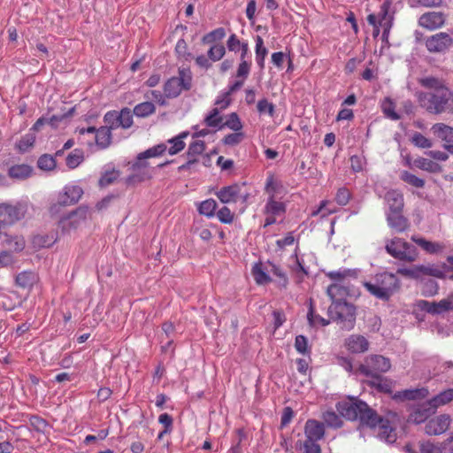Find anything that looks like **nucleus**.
<instances>
[{
    "instance_id": "1",
    "label": "nucleus",
    "mask_w": 453,
    "mask_h": 453,
    "mask_svg": "<svg viewBox=\"0 0 453 453\" xmlns=\"http://www.w3.org/2000/svg\"><path fill=\"white\" fill-rule=\"evenodd\" d=\"M420 107L432 114L448 113L453 115V91L442 88L437 92H417Z\"/></svg>"
},
{
    "instance_id": "2",
    "label": "nucleus",
    "mask_w": 453,
    "mask_h": 453,
    "mask_svg": "<svg viewBox=\"0 0 453 453\" xmlns=\"http://www.w3.org/2000/svg\"><path fill=\"white\" fill-rule=\"evenodd\" d=\"M165 152L166 144L159 143L139 153L131 165L133 174L129 177V180L134 182L150 180L152 177L153 170L148 160L151 157H161Z\"/></svg>"
},
{
    "instance_id": "3",
    "label": "nucleus",
    "mask_w": 453,
    "mask_h": 453,
    "mask_svg": "<svg viewBox=\"0 0 453 453\" xmlns=\"http://www.w3.org/2000/svg\"><path fill=\"white\" fill-rule=\"evenodd\" d=\"M400 286V280L395 274L387 272L377 274L372 282H364L365 289L382 301H388L399 290Z\"/></svg>"
},
{
    "instance_id": "4",
    "label": "nucleus",
    "mask_w": 453,
    "mask_h": 453,
    "mask_svg": "<svg viewBox=\"0 0 453 453\" xmlns=\"http://www.w3.org/2000/svg\"><path fill=\"white\" fill-rule=\"evenodd\" d=\"M339 413L349 420L359 419L363 425L373 424L375 420V411L362 401H344L337 403Z\"/></svg>"
},
{
    "instance_id": "5",
    "label": "nucleus",
    "mask_w": 453,
    "mask_h": 453,
    "mask_svg": "<svg viewBox=\"0 0 453 453\" xmlns=\"http://www.w3.org/2000/svg\"><path fill=\"white\" fill-rule=\"evenodd\" d=\"M328 314L342 329L350 330L356 322V308L346 301L332 302L328 308Z\"/></svg>"
},
{
    "instance_id": "6",
    "label": "nucleus",
    "mask_w": 453,
    "mask_h": 453,
    "mask_svg": "<svg viewBox=\"0 0 453 453\" xmlns=\"http://www.w3.org/2000/svg\"><path fill=\"white\" fill-rule=\"evenodd\" d=\"M386 251L394 258L403 262H414L418 258L417 248L400 237L388 240L385 246Z\"/></svg>"
},
{
    "instance_id": "7",
    "label": "nucleus",
    "mask_w": 453,
    "mask_h": 453,
    "mask_svg": "<svg viewBox=\"0 0 453 453\" xmlns=\"http://www.w3.org/2000/svg\"><path fill=\"white\" fill-rule=\"evenodd\" d=\"M390 368L391 362L388 357L374 354L365 358L364 363L359 365L358 371L363 375L372 378L387 372Z\"/></svg>"
},
{
    "instance_id": "8",
    "label": "nucleus",
    "mask_w": 453,
    "mask_h": 453,
    "mask_svg": "<svg viewBox=\"0 0 453 453\" xmlns=\"http://www.w3.org/2000/svg\"><path fill=\"white\" fill-rule=\"evenodd\" d=\"M90 218V211L88 206H79L66 216L63 217L58 226L64 233H71L83 226Z\"/></svg>"
},
{
    "instance_id": "9",
    "label": "nucleus",
    "mask_w": 453,
    "mask_h": 453,
    "mask_svg": "<svg viewBox=\"0 0 453 453\" xmlns=\"http://www.w3.org/2000/svg\"><path fill=\"white\" fill-rule=\"evenodd\" d=\"M216 196L221 203H231L239 200L247 203L250 194L247 190L246 183L243 182L225 186L216 193Z\"/></svg>"
},
{
    "instance_id": "10",
    "label": "nucleus",
    "mask_w": 453,
    "mask_h": 453,
    "mask_svg": "<svg viewBox=\"0 0 453 453\" xmlns=\"http://www.w3.org/2000/svg\"><path fill=\"white\" fill-rule=\"evenodd\" d=\"M27 209L26 205L17 203L12 204L9 203H0V226H12L24 218Z\"/></svg>"
},
{
    "instance_id": "11",
    "label": "nucleus",
    "mask_w": 453,
    "mask_h": 453,
    "mask_svg": "<svg viewBox=\"0 0 453 453\" xmlns=\"http://www.w3.org/2000/svg\"><path fill=\"white\" fill-rule=\"evenodd\" d=\"M83 195V190L80 186L69 185L63 188V191L58 194V203L50 207L52 213L58 211V206H70L75 204L80 201Z\"/></svg>"
},
{
    "instance_id": "12",
    "label": "nucleus",
    "mask_w": 453,
    "mask_h": 453,
    "mask_svg": "<svg viewBox=\"0 0 453 453\" xmlns=\"http://www.w3.org/2000/svg\"><path fill=\"white\" fill-rule=\"evenodd\" d=\"M75 132L80 135H84L85 134H94L96 146L103 150L108 148L111 143L112 134L108 127H101L97 129L94 127L87 128L77 127Z\"/></svg>"
},
{
    "instance_id": "13",
    "label": "nucleus",
    "mask_w": 453,
    "mask_h": 453,
    "mask_svg": "<svg viewBox=\"0 0 453 453\" xmlns=\"http://www.w3.org/2000/svg\"><path fill=\"white\" fill-rule=\"evenodd\" d=\"M263 211L265 215L264 227H266L275 224L277 218L285 214L286 205L275 197H268Z\"/></svg>"
},
{
    "instance_id": "14",
    "label": "nucleus",
    "mask_w": 453,
    "mask_h": 453,
    "mask_svg": "<svg viewBox=\"0 0 453 453\" xmlns=\"http://www.w3.org/2000/svg\"><path fill=\"white\" fill-rule=\"evenodd\" d=\"M453 43V39L447 33L435 34L426 41V47L430 52L437 53L447 50Z\"/></svg>"
},
{
    "instance_id": "15",
    "label": "nucleus",
    "mask_w": 453,
    "mask_h": 453,
    "mask_svg": "<svg viewBox=\"0 0 453 453\" xmlns=\"http://www.w3.org/2000/svg\"><path fill=\"white\" fill-rule=\"evenodd\" d=\"M451 423V418L448 414H441L429 419L425 426V432L428 435H440L445 433Z\"/></svg>"
},
{
    "instance_id": "16",
    "label": "nucleus",
    "mask_w": 453,
    "mask_h": 453,
    "mask_svg": "<svg viewBox=\"0 0 453 453\" xmlns=\"http://www.w3.org/2000/svg\"><path fill=\"white\" fill-rule=\"evenodd\" d=\"M375 417L376 418L372 422L373 424H366L365 426H369L372 429H378V436L385 440L386 441H395V434L394 432V429L390 426V422L388 419L380 417L376 412Z\"/></svg>"
},
{
    "instance_id": "17",
    "label": "nucleus",
    "mask_w": 453,
    "mask_h": 453,
    "mask_svg": "<svg viewBox=\"0 0 453 453\" xmlns=\"http://www.w3.org/2000/svg\"><path fill=\"white\" fill-rule=\"evenodd\" d=\"M445 23V15L441 12H429L422 14L418 24L428 30H435L441 27Z\"/></svg>"
},
{
    "instance_id": "18",
    "label": "nucleus",
    "mask_w": 453,
    "mask_h": 453,
    "mask_svg": "<svg viewBox=\"0 0 453 453\" xmlns=\"http://www.w3.org/2000/svg\"><path fill=\"white\" fill-rule=\"evenodd\" d=\"M432 131L444 142L443 147L453 154V127L443 123H436L432 127Z\"/></svg>"
},
{
    "instance_id": "19",
    "label": "nucleus",
    "mask_w": 453,
    "mask_h": 453,
    "mask_svg": "<svg viewBox=\"0 0 453 453\" xmlns=\"http://www.w3.org/2000/svg\"><path fill=\"white\" fill-rule=\"evenodd\" d=\"M344 346L351 353H364L369 349V342L363 335L351 334L345 339Z\"/></svg>"
},
{
    "instance_id": "20",
    "label": "nucleus",
    "mask_w": 453,
    "mask_h": 453,
    "mask_svg": "<svg viewBox=\"0 0 453 453\" xmlns=\"http://www.w3.org/2000/svg\"><path fill=\"white\" fill-rule=\"evenodd\" d=\"M386 219L388 226L396 233H403L411 226L409 219L403 212L387 213Z\"/></svg>"
},
{
    "instance_id": "21",
    "label": "nucleus",
    "mask_w": 453,
    "mask_h": 453,
    "mask_svg": "<svg viewBox=\"0 0 453 453\" xmlns=\"http://www.w3.org/2000/svg\"><path fill=\"white\" fill-rule=\"evenodd\" d=\"M435 412V410L430 405L429 402H426L418 405L409 416L408 421L414 424H421L428 419V418Z\"/></svg>"
},
{
    "instance_id": "22",
    "label": "nucleus",
    "mask_w": 453,
    "mask_h": 453,
    "mask_svg": "<svg viewBox=\"0 0 453 453\" xmlns=\"http://www.w3.org/2000/svg\"><path fill=\"white\" fill-rule=\"evenodd\" d=\"M385 199L388 206L387 213L403 212L404 200L401 192L397 190L388 191L385 195Z\"/></svg>"
},
{
    "instance_id": "23",
    "label": "nucleus",
    "mask_w": 453,
    "mask_h": 453,
    "mask_svg": "<svg viewBox=\"0 0 453 453\" xmlns=\"http://www.w3.org/2000/svg\"><path fill=\"white\" fill-rule=\"evenodd\" d=\"M304 434L306 439L316 441L321 440L325 434L323 423L315 419L307 420L304 426Z\"/></svg>"
},
{
    "instance_id": "24",
    "label": "nucleus",
    "mask_w": 453,
    "mask_h": 453,
    "mask_svg": "<svg viewBox=\"0 0 453 453\" xmlns=\"http://www.w3.org/2000/svg\"><path fill=\"white\" fill-rule=\"evenodd\" d=\"M270 270L261 262L255 263L251 268V274L255 282L259 286L267 285L272 282Z\"/></svg>"
},
{
    "instance_id": "25",
    "label": "nucleus",
    "mask_w": 453,
    "mask_h": 453,
    "mask_svg": "<svg viewBox=\"0 0 453 453\" xmlns=\"http://www.w3.org/2000/svg\"><path fill=\"white\" fill-rule=\"evenodd\" d=\"M34 169L27 164H17L8 169V176L11 179L24 180L32 176Z\"/></svg>"
},
{
    "instance_id": "26",
    "label": "nucleus",
    "mask_w": 453,
    "mask_h": 453,
    "mask_svg": "<svg viewBox=\"0 0 453 453\" xmlns=\"http://www.w3.org/2000/svg\"><path fill=\"white\" fill-rule=\"evenodd\" d=\"M392 2L391 0H385L383 4L380 5L379 12L377 15V22L381 25V27H387L388 25L393 26L394 23V14L389 13V9L391 7Z\"/></svg>"
},
{
    "instance_id": "27",
    "label": "nucleus",
    "mask_w": 453,
    "mask_h": 453,
    "mask_svg": "<svg viewBox=\"0 0 453 453\" xmlns=\"http://www.w3.org/2000/svg\"><path fill=\"white\" fill-rule=\"evenodd\" d=\"M188 132H182L180 134L167 140V143L170 144L169 147L166 146V151L169 155H176L180 152L186 146L184 139L188 137Z\"/></svg>"
},
{
    "instance_id": "28",
    "label": "nucleus",
    "mask_w": 453,
    "mask_h": 453,
    "mask_svg": "<svg viewBox=\"0 0 453 453\" xmlns=\"http://www.w3.org/2000/svg\"><path fill=\"white\" fill-rule=\"evenodd\" d=\"M429 392L426 388H416V389H407L402 392H398L395 395V398H398L401 400H416V399H424L428 395Z\"/></svg>"
},
{
    "instance_id": "29",
    "label": "nucleus",
    "mask_w": 453,
    "mask_h": 453,
    "mask_svg": "<svg viewBox=\"0 0 453 453\" xmlns=\"http://www.w3.org/2000/svg\"><path fill=\"white\" fill-rule=\"evenodd\" d=\"M413 165L418 169L433 173H441L442 170L441 166L438 163L422 157L414 159Z\"/></svg>"
},
{
    "instance_id": "30",
    "label": "nucleus",
    "mask_w": 453,
    "mask_h": 453,
    "mask_svg": "<svg viewBox=\"0 0 453 453\" xmlns=\"http://www.w3.org/2000/svg\"><path fill=\"white\" fill-rule=\"evenodd\" d=\"M417 271H418V279L423 275L433 276V277H435L438 279L444 278L443 270L440 266L435 265H417Z\"/></svg>"
},
{
    "instance_id": "31",
    "label": "nucleus",
    "mask_w": 453,
    "mask_h": 453,
    "mask_svg": "<svg viewBox=\"0 0 453 453\" xmlns=\"http://www.w3.org/2000/svg\"><path fill=\"white\" fill-rule=\"evenodd\" d=\"M453 400V388L446 389L432 399H430L428 402L430 405L436 411V409L440 406L445 405L449 403H450Z\"/></svg>"
},
{
    "instance_id": "32",
    "label": "nucleus",
    "mask_w": 453,
    "mask_h": 453,
    "mask_svg": "<svg viewBox=\"0 0 453 453\" xmlns=\"http://www.w3.org/2000/svg\"><path fill=\"white\" fill-rule=\"evenodd\" d=\"M183 89L181 81H178L175 77L169 79L164 87V92L168 98L178 96Z\"/></svg>"
},
{
    "instance_id": "33",
    "label": "nucleus",
    "mask_w": 453,
    "mask_h": 453,
    "mask_svg": "<svg viewBox=\"0 0 453 453\" xmlns=\"http://www.w3.org/2000/svg\"><path fill=\"white\" fill-rule=\"evenodd\" d=\"M326 293L333 302L343 301V299L349 295V290L347 288L338 283H334L328 286Z\"/></svg>"
},
{
    "instance_id": "34",
    "label": "nucleus",
    "mask_w": 453,
    "mask_h": 453,
    "mask_svg": "<svg viewBox=\"0 0 453 453\" xmlns=\"http://www.w3.org/2000/svg\"><path fill=\"white\" fill-rule=\"evenodd\" d=\"M226 30L224 27H218L210 33L206 34L202 42L204 44L213 45L215 43H221L220 42L226 36Z\"/></svg>"
},
{
    "instance_id": "35",
    "label": "nucleus",
    "mask_w": 453,
    "mask_h": 453,
    "mask_svg": "<svg viewBox=\"0 0 453 453\" xmlns=\"http://www.w3.org/2000/svg\"><path fill=\"white\" fill-rule=\"evenodd\" d=\"M156 111V107L151 102H142L136 104L133 110L134 114L138 118H147Z\"/></svg>"
},
{
    "instance_id": "36",
    "label": "nucleus",
    "mask_w": 453,
    "mask_h": 453,
    "mask_svg": "<svg viewBox=\"0 0 453 453\" xmlns=\"http://www.w3.org/2000/svg\"><path fill=\"white\" fill-rule=\"evenodd\" d=\"M411 240L417 243L418 246H420L424 250H426L428 253L434 254L441 251L443 249V246L437 243L426 241L424 238L412 236Z\"/></svg>"
},
{
    "instance_id": "37",
    "label": "nucleus",
    "mask_w": 453,
    "mask_h": 453,
    "mask_svg": "<svg viewBox=\"0 0 453 453\" xmlns=\"http://www.w3.org/2000/svg\"><path fill=\"white\" fill-rule=\"evenodd\" d=\"M196 133H194L192 135V138L194 139L193 142L189 144L188 150V162L187 164L181 165L179 169L180 170H185L187 169L190 165L196 162V155L198 154V142L196 140Z\"/></svg>"
},
{
    "instance_id": "38",
    "label": "nucleus",
    "mask_w": 453,
    "mask_h": 453,
    "mask_svg": "<svg viewBox=\"0 0 453 453\" xmlns=\"http://www.w3.org/2000/svg\"><path fill=\"white\" fill-rule=\"evenodd\" d=\"M418 82L422 87L433 89V92H437L439 89H442V88H447L442 80L433 76L421 78Z\"/></svg>"
},
{
    "instance_id": "39",
    "label": "nucleus",
    "mask_w": 453,
    "mask_h": 453,
    "mask_svg": "<svg viewBox=\"0 0 453 453\" xmlns=\"http://www.w3.org/2000/svg\"><path fill=\"white\" fill-rule=\"evenodd\" d=\"M256 61L258 66L263 69L265 67V58L268 53L267 49L264 46L263 38L260 35L256 37Z\"/></svg>"
},
{
    "instance_id": "40",
    "label": "nucleus",
    "mask_w": 453,
    "mask_h": 453,
    "mask_svg": "<svg viewBox=\"0 0 453 453\" xmlns=\"http://www.w3.org/2000/svg\"><path fill=\"white\" fill-rule=\"evenodd\" d=\"M381 110L384 115L392 120H398L400 119V115L395 111V104L389 97H386L382 101Z\"/></svg>"
},
{
    "instance_id": "41",
    "label": "nucleus",
    "mask_w": 453,
    "mask_h": 453,
    "mask_svg": "<svg viewBox=\"0 0 453 453\" xmlns=\"http://www.w3.org/2000/svg\"><path fill=\"white\" fill-rule=\"evenodd\" d=\"M119 116V127L124 129L130 128L134 124V112L127 107L121 109L120 111H118Z\"/></svg>"
},
{
    "instance_id": "42",
    "label": "nucleus",
    "mask_w": 453,
    "mask_h": 453,
    "mask_svg": "<svg viewBox=\"0 0 453 453\" xmlns=\"http://www.w3.org/2000/svg\"><path fill=\"white\" fill-rule=\"evenodd\" d=\"M228 127L234 132L242 130L243 125L236 112H232L226 116V121L220 126V129L223 127Z\"/></svg>"
},
{
    "instance_id": "43",
    "label": "nucleus",
    "mask_w": 453,
    "mask_h": 453,
    "mask_svg": "<svg viewBox=\"0 0 453 453\" xmlns=\"http://www.w3.org/2000/svg\"><path fill=\"white\" fill-rule=\"evenodd\" d=\"M336 207L333 204L332 202L324 200L321 201L319 208L314 210L311 215L312 217H315L320 214L322 218H325L330 214L336 212Z\"/></svg>"
},
{
    "instance_id": "44",
    "label": "nucleus",
    "mask_w": 453,
    "mask_h": 453,
    "mask_svg": "<svg viewBox=\"0 0 453 453\" xmlns=\"http://www.w3.org/2000/svg\"><path fill=\"white\" fill-rule=\"evenodd\" d=\"M35 277L32 272H22L16 276V284L23 288L31 287L35 282Z\"/></svg>"
},
{
    "instance_id": "45",
    "label": "nucleus",
    "mask_w": 453,
    "mask_h": 453,
    "mask_svg": "<svg viewBox=\"0 0 453 453\" xmlns=\"http://www.w3.org/2000/svg\"><path fill=\"white\" fill-rule=\"evenodd\" d=\"M84 159V153L81 150L75 149L66 157V165L71 168H76Z\"/></svg>"
},
{
    "instance_id": "46",
    "label": "nucleus",
    "mask_w": 453,
    "mask_h": 453,
    "mask_svg": "<svg viewBox=\"0 0 453 453\" xmlns=\"http://www.w3.org/2000/svg\"><path fill=\"white\" fill-rule=\"evenodd\" d=\"M37 165L41 170L51 171L55 169L57 163L52 155L43 154L38 158Z\"/></svg>"
},
{
    "instance_id": "47",
    "label": "nucleus",
    "mask_w": 453,
    "mask_h": 453,
    "mask_svg": "<svg viewBox=\"0 0 453 453\" xmlns=\"http://www.w3.org/2000/svg\"><path fill=\"white\" fill-rule=\"evenodd\" d=\"M374 380L372 382V386L376 388L379 391L384 393H391L393 383L390 380L386 378H382L380 375L376 377H372Z\"/></svg>"
},
{
    "instance_id": "48",
    "label": "nucleus",
    "mask_w": 453,
    "mask_h": 453,
    "mask_svg": "<svg viewBox=\"0 0 453 453\" xmlns=\"http://www.w3.org/2000/svg\"><path fill=\"white\" fill-rule=\"evenodd\" d=\"M270 266V273L279 279L278 283L280 286L286 288L288 284V279L283 270L277 265L268 262Z\"/></svg>"
},
{
    "instance_id": "49",
    "label": "nucleus",
    "mask_w": 453,
    "mask_h": 453,
    "mask_svg": "<svg viewBox=\"0 0 453 453\" xmlns=\"http://www.w3.org/2000/svg\"><path fill=\"white\" fill-rule=\"evenodd\" d=\"M400 178L404 182L415 187V188H423L425 186V180L417 177L416 175L409 173L408 171H403L400 174Z\"/></svg>"
},
{
    "instance_id": "50",
    "label": "nucleus",
    "mask_w": 453,
    "mask_h": 453,
    "mask_svg": "<svg viewBox=\"0 0 453 453\" xmlns=\"http://www.w3.org/2000/svg\"><path fill=\"white\" fill-rule=\"evenodd\" d=\"M104 122L105 123V126L103 127H108L111 131L119 127L118 111H107L104 116Z\"/></svg>"
},
{
    "instance_id": "51",
    "label": "nucleus",
    "mask_w": 453,
    "mask_h": 453,
    "mask_svg": "<svg viewBox=\"0 0 453 453\" xmlns=\"http://www.w3.org/2000/svg\"><path fill=\"white\" fill-rule=\"evenodd\" d=\"M226 53V49L222 43H215L210 46L207 52L208 58L212 61L220 60Z\"/></svg>"
},
{
    "instance_id": "52",
    "label": "nucleus",
    "mask_w": 453,
    "mask_h": 453,
    "mask_svg": "<svg viewBox=\"0 0 453 453\" xmlns=\"http://www.w3.org/2000/svg\"><path fill=\"white\" fill-rule=\"evenodd\" d=\"M245 138V134L243 132L237 131L232 134H226L223 139L222 142L227 146H235L240 144Z\"/></svg>"
},
{
    "instance_id": "53",
    "label": "nucleus",
    "mask_w": 453,
    "mask_h": 453,
    "mask_svg": "<svg viewBox=\"0 0 453 453\" xmlns=\"http://www.w3.org/2000/svg\"><path fill=\"white\" fill-rule=\"evenodd\" d=\"M217 209V202L211 198L200 203V214H203L207 217H212L215 214Z\"/></svg>"
},
{
    "instance_id": "54",
    "label": "nucleus",
    "mask_w": 453,
    "mask_h": 453,
    "mask_svg": "<svg viewBox=\"0 0 453 453\" xmlns=\"http://www.w3.org/2000/svg\"><path fill=\"white\" fill-rule=\"evenodd\" d=\"M257 109L259 114H268L270 117H273L275 113L274 104L266 98H263L257 102Z\"/></svg>"
},
{
    "instance_id": "55",
    "label": "nucleus",
    "mask_w": 453,
    "mask_h": 453,
    "mask_svg": "<svg viewBox=\"0 0 453 453\" xmlns=\"http://www.w3.org/2000/svg\"><path fill=\"white\" fill-rule=\"evenodd\" d=\"M204 121L208 127H219L220 129V126L223 123V118L219 115V108L213 109L205 118Z\"/></svg>"
},
{
    "instance_id": "56",
    "label": "nucleus",
    "mask_w": 453,
    "mask_h": 453,
    "mask_svg": "<svg viewBox=\"0 0 453 453\" xmlns=\"http://www.w3.org/2000/svg\"><path fill=\"white\" fill-rule=\"evenodd\" d=\"M295 349L296 350L302 354L310 356L311 348L308 345V340L303 335H297L295 340Z\"/></svg>"
},
{
    "instance_id": "57",
    "label": "nucleus",
    "mask_w": 453,
    "mask_h": 453,
    "mask_svg": "<svg viewBox=\"0 0 453 453\" xmlns=\"http://www.w3.org/2000/svg\"><path fill=\"white\" fill-rule=\"evenodd\" d=\"M35 142V137L34 134H27L21 137V139L17 142L16 148L20 152H25L28 150L31 147H33Z\"/></svg>"
},
{
    "instance_id": "58",
    "label": "nucleus",
    "mask_w": 453,
    "mask_h": 453,
    "mask_svg": "<svg viewBox=\"0 0 453 453\" xmlns=\"http://www.w3.org/2000/svg\"><path fill=\"white\" fill-rule=\"evenodd\" d=\"M411 141L412 144L421 149H429L433 145L432 142L429 139H427L425 135L418 132L413 134Z\"/></svg>"
},
{
    "instance_id": "59",
    "label": "nucleus",
    "mask_w": 453,
    "mask_h": 453,
    "mask_svg": "<svg viewBox=\"0 0 453 453\" xmlns=\"http://www.w3.org/2000/svg\"><path fill=\"white\" fill-rule=\"evenodd\" d=\"M325 423L332 427H341L342 426V418L334 411H326L323 414Z\"/></svg>"
},
{
    "instance_id": "60",
    "label": "nucleus",
    "mask_w": 453,
    "mask_h": 453,
    "mask_svg": "<svg viewBox=\"0 0 453 453\" xmlns=\"http://www.w3.org/2000/svg\"><path fill=\"white\" fill-rule=\"evenodd\" d=\"M217 218L221 223L230 225L234 222V213L228 207L223 206L218 211Z\"/></svg>"
},
{
    "instance_id": "61",
    "label": "nucleus",
    "mask_w": 453,
    "mask_h": 453,
    "mask_svg": "<svg viewBox=\"0 0 453 453\" xmlns=\"http://www.w3.org/2000/svg\"><path fill=\"white\" fill-rule=\"evenodd\" d=\"M307 319H308V321H309V324L311 326H315L317 325H321V326H325L329 325V320L322 318L319 315L314 314V310L311 305L309 309V311L307 314Z\"/></svg>"
},
{
    "instance_id": "62",
    "label": "nucleus",
    "mask_w": 453,
    "mask_h": 453,
    "mask_svg": "<svg viewBox=\"0 0 453 453\" xmlns=\"http://www.w3.org/2000/svg\"><path fill=\"white\" fill-rule=\"evenodd\" d=\"M119 176V172L116 170L106 171L99 179L101 187H107L112 184Z\"/></svg>"
},
{
    "instance_id": "63",
    "label": "nucleus",
    "mask_w": 453,
    "mask_h": 453,
    "mask_svg": "<svg viewBox=\"0 0 453 453\" xmlns=\"http://www.w3.org/2000/svg\"><path fill=\"white\" fill-rule=\"evenodd\" d=\"M178 81H181V86L184 89H188L191 86V72L188 68H181L179 71V76L176 77Z\"/></svg>"
},
{
    "instance_id": "64",
    "label": "nucleus",
    "mask_w": 453,
    "mask_h": 453,
    "mask_svg": "<svg viewBox=\"0 0 453 453\" xmlns=\"http://www.w3.org/2000/svg\"><path fill=\"white\" fill-rule=\"evenodd\" d=\"M419 449L421 453H441V446L430 441L420 442Z\"/></svg>"
}]
</instances>
